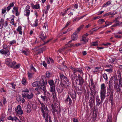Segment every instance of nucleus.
Wrapping results in <instances>:
<instances>
[{
    "label": "nucleus",
    "instance_id": "1",
    "mask_svg": "<svg viewBox=\"0 0 122 122\" xmlns=\"http://www.w3.org/2000/svg\"><path fill=\"white\" fill-rule=\"evenodd\" d=\"M73 73L70 76V78L72 82L73 86H76V85H82L84 82V80L81 76L83 74L82 69L80 68H74L72 66L70 67Z\"/></svg>",
    "mask_w": 122,
    "mask_h": 122
},
{
    "label": "nucleus",
    "instance_id": "2",
    "mask_svg": "<svg viewBox=\"0 0 122 122\" xmlns=\"http://www.w3.org/2000/svg\"><path fill=\"white\" fill-rule=\"evenodd\" d=\"M47 82H44V81H41L40 85L39 86L36 87L35 89V90L37 92V94H40V91L44 93V95H46L47 90L46 88V86H45V84H46Z\"/></svg>",
    "mask_w": 122,
    "mask_h": 122
},
{
    "label": "nucleus",
    "instance_id": "3",
    "mask_svg": "<svg viewBox=\"0 0 122 122\" xmlns=\"http://www.w3.org/2000/svg\"><path fill=\"white\" fill-rule=\"evenodd\" d=\"M51 107L52 109V113L54 117L56 116V112L58 117L59 115V117H61V108L60 107L59 103L55 102L54 104L51 105Z\"/></svg>",
    "mask_w": 122,
    "mask_h": 122
},
{
    "label": "nucleus",
    "instance_id": "4",
    "mask_svg": "<svg viewBox=\"0 0 122 122\" xmlns=\"http://www.w3.org/2000/svg\"><path fill=\"white\" fill-rule=\"evenodd\" d=\"M39 37L44 42V43L43 44H40V45L36 46L34 48L35 49L36 48H38L40 46H41L43 45H44L46 44H47L51 40V39H50L46 41H45L46 39L47 38V36L45 34H44L43 32L41 31L39 35Z\"/></svg>",
    "mask_w": 122,
    "mask_h": 122
},
{
    "label": "nucleus",
    "instance_id": "5",
    "mask_svg": "<svg viewBox=\"0 0 122 122\" xmlns=\"http://www.w3.org/2000/svg\"><path fill=\"white\" fill-rule=\"evenodd\" d=\"M70 84L67 83H62L60 85L57 86L56 90L58 93L59 94L61 93L64 90H65V88L66 89L69 88V87Z\"/></svg>",
    "mask_w": 122,
    "mask_h": 122
},
{
    "label": "nucleus",
    "instance_id": "6",
    "mask_svg": "<svg viewBox=\"0 0 122 122\" xmlns=\"http://www.w3.org/2000/svg\"><path fill=\"white\" fill-rule=\"evenodd\" d=\"M16 63L15 61H13L11 59L9 58H6L5 60V64L10 68H12Z\"/></svg>",
    "mask_w": 122,
    "mask_h": 122
},
{
    "label": "nucleus",
    "instance_id": "7",
    "mask_svg": "<svg viewBox=\"0 0 122 122\" xmlns=\"http://www.w3.org/2000/svg\"><path fill=\"white\" fill-rule=\"evenodd\" d=\"M2 46L3 49L0 50V53L2 55H5L6 56H9L10 55V52L9 50L7 49V45L3 44Z\"/></svg>",
    "mask_w": 122,
    "mask_h": 122
},
{
    "label": "nucleus",
    "instance_id": "8",
    "mask_svg": "<svg viewBox=\"0 0 122 122\" xmlns=\"http://www.w3.org/2000/svg\"><path fill=\"white\" fill-rule=\"evenodd\" d=\"M107 87L105 84L103 83L101 85V90L100 92V96L104 98L106 97Z\"/></svg>",
    "mask_w": 122,
    "mask_h": 122
},
{
    "label": "nucleus",
    "instance_id": "9",
    "mask_svg": "<svg viewBox=\"0 0 122 122\" xmlns=\"http://www.w3.org/2000/svg\"><path fill=\"white\" fill-rule=\"evenodd\" d=\"M112 78H111L110 81L109 82L108 86L107 87V93H109V95H107V96H109V95L110 93H112V92H113V93L114 92L112 83Z\"/></svg>",
    "mask_w": 122,
    "mask_h": 122
},
{
    "label": "nucleus",
    "instance_id": "10",
    "mask_svg": "<svg viewBox=\"0 0 122 122\" xmlns=\"http://www.w3.org/2000/svg\"><path fill=\"white\" fill-rule=\"evenodd\" d=\"M63 72L61 71L59 73V76L61 80L63 81L65 83H68L70 84V82L68 78L64 76L63 74Z\"/></svg>",
    "mask_w": 122,
    "mask_h": 122
},
{
    "label": "nucleus",
    "instance_id": "11",
    "mask_svg": "<svg viewBox=\"0 0 122 122\" xmlns=\"http://www.w3.org/2000/svg\"><path fill=\"white\" fill-rule=\"evenodd\" d=\"M101 100L100 99L98 96H97L96 98V106H99L100 105L101 106L102 103L105 98L100 96Z\"/></svg>",
    "mask_w": 122,
    "mask_h": 122
},
{
    "label": "nucleus",
    "instance_id": "12",
    "mask_svg": "<svg viewBox=\"0 0 122 122\" xmlns=\"http://www.w3.org/2000/svg\"><path fill=\"white\" fill-rule=\"evenodd\" d=\"M15 110L17 114L19 115H21L23 114V111L20 105H18L17 107L15 108Z\"/></svg>",
    "mask_w": 122,
    "mask_h": 122
},
{
    "label": "nucleus",
    "instance_id": "13",
    "mask_svg": "<svg viewBox=\"0 0 122 122\" xmlns=\"http://www.w3.org/2000/svg\"><path fill=\"white\" fill-rule=\"evenodd\" d=\"M22 95L23 98H26L28 100L31 99L33 97V94L32 92L26 94L22 93Z\"/></svg>",
    "mask_w": 122,
    "mask_h": 122
},
{
    "label": "nucleus",
    "instance_id": "14",
    "mask_svg": "<svg viewBox=\"0 0 122 122\" xmlns=\"http://www.w3.org/2000/svg\"><path fill=\"white\" fill-rule=\"evenodd\" d=\"M41 105V110L42 112H44L48 111L47 106L45 105L43 103Z\"/></svg>",
    "mask_w": 122,
    "mask_h": 122
},
{
    "label": "nucleus",
    "instance_id": "15",
    "mask_svg": "<svg viewBox=\"0 0 122 122\" xmlns=\"http://www.w3.org/2000/svg\"><path fill=\"white\" fill-rule=\"evenodd\" d=\"M48 82L50 85V89H51L52 88H55V85L53 80H49L48 81Z\"/></svg>",
    "mask_w": 122,
    "mask_h": 122
},
{
    "label": "nucleus",
    "instance_id": "16",
    "mask_svg": "<svg viewBox=\"0 0 122 122\" xmlns=\"http://www.w3.org/2000/svg\"><path fill=\"white\" fill-rule=\"evenodd\" d=\"M114 88L117 92H120L122 93V85L120 86H114Z\"/></svg>",
    "mask_w": 122,
    "mask_h": 122
},
{
    "label": "nucleus",
    "instance_id": "17",
    "mask_svg": "<svg viewBox=\"0 0 122 122\" xmlns=\"http://www.w3.org/2000/svg\"><path fill=\"white\" fill-rule=\"evenodd\" d=\"M7 119L8 120L13 121L14 120L16 121L17 120H19V119L16 116L12 117L11 115L10 116L7 117Z\"/></svg>",
    "mask_w": 122,
    "mask_h": 122
},
{
    "label": "nucleus",
    "instance_id": "18",
    "mask_svg": "<svg viewBox=\"0 0 122 122\" xmlns=\"http://www.w3.org/2000/svg\"><path fill=\"white\" fill-rule=\"evenodd\" d=\"M48 111H46L44 112H42L43 114V115L44 118H45V119H48L49 118H51L49 115L48 114Z\"/></svg>",
    "mask_w": 122,
    "mask_h": 122
},
{
    "label": "nucleus",
    "instance_id": "19",
    "mask_svg": "<svg viewBox=\"0 0 122 122\" xmlns=\"http://www.w3.org/2000/svg\"><path fill=\"white\" fill-rule=\"evenodd\" d=\"M65 102H69V105L70 106L71 105L72 103V101L71 98L70 97L69 95L67 96V97L65 100Z\"/></svg>",
    "mask_w": 122,
    "mask_h": 122
},
{
    "label": "nucleus",
    "instance_id": "20",
    "mask_svg": "<svg viewBox=\"0 0 122 122\" xmlns=\"http://www.w3.org/2000/svg\"><path fill=\"white\" fill-rule=\"evenodd\" d=\"M71 97L73 101H75L76 100V93L75 91H74L73 93H71L70 94Z\"/></svg>",
    "mask_w": 122,
    "mask_h": 122
},
{
    "label": "nucleus",
    "instance_id": "21",
    "mask_svg": "<svg viewBox=\"0 0 122 122\" xmlns=\"http://www.w3.org/2000/svg\"><path fill=\"white\" fill-rule=\"evenodd\" d=\"M41 82V81H36L35 82H33L32 84V85L33 87L37 86V87L38 86H39Z\"/></svg>",
    "mask_w": 122,
    "mask_h": 122
},
{
    "label": "nucleus",
    "instance_id": "22",
    "mask_svg": "<svg viewBox=\"0 0 122 122\" xmlns=\"http://www.w3.org/2000/svg\"><path fill=\"white\" fill-rule=\"evenodd\" d=\"M46 47V46L43 47L36 50V52L37 54L38 55L42 52L43 51L45 50Z\"/></svg>",
    "mask_w": 122,
    "mask_h": 122
},
{
    "label": "nucleus",
    "instance_id": "23",
    "mask_svg": "<svg viewBox=\"0 0 122 122\" xmlns=\"http://www.w3.org/2000/svg\"><path fill=\"white\" fill-rule=\"evenodd\" d=\"M80 41L81 42V43L84 44H86L88 42V40L86 39V37H84V36H82V39Z\"/></svg>",
    "mask_w": 122,
    "mask_h": 122
},
{
    "label": "nucleus",
    "instance_id": "24",
    "mask_svg": "<svg viewBox=\"0 0 122 122\" xmlns=\"http://www.w3.org/2000/svg\"><path fill=\"white\" fill-rule=\"evenodd\" d=\"M95 102V100L94 99H92V100L90 101V100H89V105L90 107V108L91 109L93 108L92 107L93 106V104Z\"/></svg>",
    "mask_w": 122,
    "mask_h": 122
},
{
    "label": "nucleus",
    "instance_id": "25",
    "mask_svg": "<svg viewBox=\"0 0 122 122\" xmlns=\"http://www.w3.org/2000/svg\"><path fill=\"white\" fill-rule=\"evenodd\" d=\"M71 38L73 41H74L77 40V33L75 32L72 35Z\"/></svg>",
    "mask_w": 122,
    "mask_h": 122
},
{
    "label": "nucleus",
    "instance_id": "26",
    "mask_svg": "<svg viewBox=\"0 0 122 122\" xmlns=\"http://www.w3.org/2000/svg\"><path fill=\"white\" fill-rule=\"evenodd\" d=\"M113 92L110 93V94L109 96V100L111 101V103L112 105L113 104Z\"/></svg>",
    "mask_w": 122,
    "mask_h": 122
},
{
    "label": "nucleus",
    "instance_id": "27",
    "mask_svg": "<svg viewBox=\"0 0 122 122\" xmlns=\"http://www.w3.org/2000/svg\"><path fill=\"white\" fill-rule=\"evenodd\" d=\"M50 91L51 92H52V94L54 98H55L56 97L55 88H52L51 89H50Z\"/></svg>",
    "mask_w": 122,
    "mask_h": 122
},
{
    "label": "nucleus",
    "instance_id": "28",
    "mask_svg": "<svg viewBox=\"0 0 122 122\" xmlns=\"http://www.w3.org/2000/svg\"><path fill=\"white\" fill-rule=\"evenodd\" d=\"M109 61L111 63H116L117 62V60L116 58H111L109 59Z\"/></svg>",
    "mask_w": 122,
    "mask_h": 122
},
{
    "label": "nucleus",
    "instance_id": "29",
    "mask_svg": "<svg viewBox=\"0 0 122 122\" xmlns=\"http://www.w3.org/2000/svg\"><path fill=\"white\" fill-rule=\"evenodd\" d=\"M77 85H76V86H74V88H75L76 90L78 91H81L82 90V85H79L78 86H77Z\"/></svg>",
    "mask_w": 122,
    "mask_h": 122
},
{
    "label": "nucleus",
    "instance_id": "30",
    "mask_svg": "<svg viewBox=\"0 0 122 122\" xmlns=\"http://www.w3.org/2000/svg\"><path fill=\"white\" fill-rule=\"evenodd\" d=\"M4 20L2 18L0 20V28H2L4 26Z\"/></svg>",
    "mask_w": 122,
    "mask_h": 122
},
{
    "label": "nucleus",
    "instance_id": "31",
    "mask_svg": "<svg viewBox=\"0 0 122 122\" xmlns=\"http://www.w3.org/2000/svg\"><path fill=\"white\" fill-rule=\"evenodd\" d=\"M22 27L20 25L16 29V30L19 32V34L20 35L22 34V32L21 31L22 30Z\"/></svg>",
    "mask_w": 122,
    "mask_h": 122
},
{
    "label": "nucleus",
    "instance_id": "32",
    "mask_svg": "<svg viewBox=\"0 0 122 122\" xmlns=\"http://www.w3.org/2000/svg\"><path fill=\"white\" fill-rule=\"evenodd\" d=\"M122 85V80L121 78H120L118 84V83H116L114 86H116L117 85L118 86H120Z\"/></svg>",
    "mask_w": 122,
    "mask_h": 122
},
{
    "label": "nucleus",
    "instance_id": "33",
    "mask_svg": "<svg viewBox=\"0 0 122 122\" xmlns=\"http://www.w3.org/2000/svg\"><path fill=\"white\" fill-rule=\"evenodd\" d=\"M20 64L18 63L15 66L14 65L12 68L14 69H18L20 67Z\"/></svg>",
    "mask_w": 122,
    "mask_h": 122
},
{
    "label": "nucleus",
    "instance_id": "34",
    "mask_svg": "<svg viewBox=\"0 0 122 122\" xmlns=\"http://www.w3.org/2000/svg\"><path fill=\"white\" fill-rule=\"evenodd\" d=\"M25 11L26 14H24V15L26 16V17H29L30 15V10H25Z\"/></svg>",
    "mask_w": 122,
    "mask_h": 122
},
{
    "label": "nucleus",
    "instance_id": "35",
    "mask_svg": "<svg viewBox=\"0 0 122 122\" xmlns=\"http://www.w3.org/2000/svg\"><path fill=\"white\" fill-rule=\"evenodd\" d=\"M27 113L30 112L31 110V107L29 105H28L27 106Z\"/></svg>",
    "mask_w": 122,
    "mask_h": 122
},
{
    "label": "nucleus",
    "instance_id": "36",
    "mask_svg": "<svg viewBox=\"0 0 122 122\" xmlns=\"http://www.w3.org/2000/svg\"><path fill=\"white\" fill-rule=\"evenodd\" d=\"M51 75V74L48 71H47L46 73V76L47 78H49L50 77Z\"/></svg>",
    "mask_w": 122,
    "mask_h": 122
},
{
    "label": "nucleus",
    "instance_id": "37",
    "mask_svg": "<svg viewBox=\"0 0 122 122\" xmlns=\"http://www.w3.org/2000/svg\"><path fill=\"white\" fill-rule=\"evenodd\" d=\"M30 70H33V71L34 72H36V70L35 68L33 66V64H31L30 66Z\"/></svg>",
    "mask_w": 122,
    "mask_h": 122
},
{
    "label": "nucleus",
    "instance_id": "38",
    "mask_svg": "<svg viewBox=\"0 0 122 122\" xmlns=\"http://www.w3.org/2000/svg\"><path fill=\"white\" fill-rule=\"evenodd\" d=\"M105 21V20L104 19H100L98 20V23L99 24H101Z\"/></svg>",
    "mask_w": 122,
    "mask_h": 122
},
{
    "label": "nucleus",
    "instance_id": "39",
    "mask_svg": "<svg viewBox=\"0 0 122 122\" xmlns=\"http://www.w3.org/2000/svg\"><path fill=\"white\" fill-rule=\"evenodd\" d=\"M94 112H93V119L94 121H95L96 119V118L97 117V113L96 112H95V113H94Z\"/></svg>",
    "mask_w": 122,
    "mask_h": 122
},
{
    "label": "nucleus",
    "instance_id": "40",
    "mask_svg": "<svg viewBox=\"0 0 122 122\" xmlns=\"http://www.w3.org/2000/svg\"><path fill=\"white\" fill-rule=\"evenodd\" d=\"M40 9V7L39 4H38L35 5L33 7V9Z\"/></svg>",
    "mask_w": 122,
    "mask_h": 122
},
{
    "label": "nucleus",
    "instance_id": "41",
    "mask_svg": "<svg viewBox=\"0 0 122 122\" xmlns=\"http://www.w3.org/2000/svg\"><path fill=\"white\" fill-rule=\"evenodd\" d=\"M46 95H44V96L41 95V97L43 101H47V97L46 96Z\"/></svg>",
    "mask_w": 122,
    "mask_h": 122
},
{
    "label": "nucleus",
    "instance_id": "42",
    "mask_svg": "<svg viewBox=\"0 0 122 122\" xmlns=\"http://www.w3.org/2000/svg\"><path fill=\"white\" fill-rule=\"evenodd\" d=\"M111 3V2L110 0L108 1L106 4H104L103 5V7H106L107 6L110 4Z\"/></svg>",
    "mask_w": 122,
    "mask_h": 122
},
{
    "label": "nucleus",
    "instance_id": "43",
    "mask_svg": "<svg viewBox=\"0 0 122 122\" xmlns=\"http://www.w3.org/2000/svg\"><path fill=\"white\" fill-rule=\"evenodd\" d=\"M13 10H12V12L13 13H14V11H15V12H16L18 11V8L17 7L14 6L13 8Z\"/></svg>",
    "mask_w": 122,
    "mask_h": 122
},
{
    "label": "nucleus",
    "instance_id": "44",
    "mask_svg": "<svg viewBox=\"0 0 122 122\" xmlns=\"http://www.w3.org/2000/svg\"><path fill=\"white\" fill-rule=\"evenodd\" d=\"M38 20L36 19L35 22V23L33 24V27H36L38 25Z\"/></svg>",
    "mask_w": 122,
    "mask_h": 122
},
{
    "label": "nucleus",
    "instance_id": "45",
    "mask_svg": "<svg viewBox=\"0 0 122 122\" xmlns=\"http://www.w3.org/2000/svg\"><path fill=\"white\" fill-rule=\"evenodd\" d=\"M105 71L109 73H111L112 71L113 68H109L104 70Z\"/></svg>",
    "mask_w": 122,
    "mask_h": 122
},
{
    "label": "nucleus",
    "instance_id": "46",
    "mask_svg": "<svg viewBox=\"0 0 122 122\" xmlns=\"http://www.w3.org/2000/svg\"><path fill=\"white\" fill-rule=\"evenodd\" d=\"M112 116H109L108 117L107 119V122H112Z\"/></svg>",
    "mask_w": 122,
    "mask_h": 122
},
{
    "label": "nucleus",
    "instance_id": "47",
    "mask_svg": "<svg viewBox=\"0 0 122 122\" xmlns=\"http://www.w3.org/2000/svg\"><path fill=\"white\" fill-rule=\"evenodd\" d=\"M22 83L24 85H25L26 83V81L25 79L23 77L22 79V81H21Z\"/></svg>",
    "mask_w": 122,
    "mask_h": 122
},
{
    "label": "nucleus",
    "instance_id": "48",
    "mask_svg": "<svg viewBox=\"0 0 122 122\" xmlns=\"http://www.w3.org/2000/svg\"><path fill=\"white\" fill-rule=\"evenodd\" d=\"M103 77L106 81H107L108 80V77L106 73H104L103 75Z\"/></svg>",
    "mask_w": 122,
    "mask_h": 122
},
{
    "label": "nucleus",
    "instance_id": "49",
    "mask_svg": "<svg viewBox=\"0 0 122 122\" xmlns=\"http://www.w3.org/2000/svg\"><path fill=\"white\" fill-rule=\"evenodd\" d=\"M34 74V73H31L28 72L27 73V75L29 78H31L32 77L33 74Z\"/></svg>",
    "mask_w": 122,
    "mask_h": 122
},
{
    "label": "nucleus",
    "instance_id": "50",
    "mask_svg": "<svg viewBox=\"0 0 122 122\" xmlns=\"http://www.w3.org/2000/svg\"><path fill=\"white\" fill-rule=\"evenodd\" d=\"M16 41L15 40H13L12 41H10L9 43V45L10 46H12V45L16 43Z\"/></svg>",
    "mask_w": 122,
    "mask_h": 122
},
{
    "label": "nucleus",
    "instance_id": "51",
    "mask_svg": "<svg viewBox=\"0 0 122 122\" xmlns=\"http://www.w3.org/2000/svg\"><path fill=\"white\" fill-rule=\"evenodd\" d=\"M99 68H100L99 67H95L94 69H93L92 71L93 72H97L99 71Z\"/></svg>",
    "mask_w": 122,
    "mask_h": 122
},
{
    "label": "nucleus",
    "instance_id": "52",
    "mask_svg": "<svg viewBox=\"0 0 122 122\" xmlns=\"http://www.w3.org/2000/svg\"><path fill=\"white\" fill-rule=\"evenodd\" d=\"M17 100L18 102L21 101L22 100L21 96H19L17 97Z\"/></svg>",
    "mask_w": 122,
    "mask_h": 122
},
{
    "label": "nucleus",
    "instance_id": "53",
    "mask_svg": "<svg viewBox=\"0 0 122 122\" xmlns=\"http://www.w3.org/2000/svg\"><path fill=\"white\" fill-rule=\"evenodd\" d=\"M22 53H23L26 56H27L28 55V54L27 51L22 50Z\"/></svg>",
    "mask_w": 122,
    "mask_h": 122
},
{
    "label": "nucleus",
    "instance_id": "54",
    "mask_svg": "<svg viewBox=\"0 0 122 122\" xmlns=\"http://www.w3.org/2000/svg\"><path fill=\"white\" fill-rule=\"evenodd\" d=\"M10 84L12 85V88L13 89H15V86H16V85L15 84H14V83H10Z\"/></svg>",
    "mask_w": 122,
    "mask_h": 122
},
{
    "label": "nucleus",
    "instance_id": "55",
    "mask_svg": "<svg viewBox=\"0 0 122 122\" xmlns=\"http://www.w3.org/2000/svg\"><path fill=\"white\" fill-rule=\"evenodd\" d=\"M71 23V22L70 21H68V22L66 25L64 27L63 29L65 28L66 27H67Z\"/></svg>",
    "mask_w": 122,
    "mask_h": 122
},
{
    "label": "nucleus",
    "instance_id": "56",
    "mask_svg": "<svg viewBox=\"0 0 122 122\" xmlns=\"http://www.w3.org/2000/svg\"><path fill=\"white\" fill-rule=\"evenodd\" d=\"M106 67L108 68H113V66L111 65H106Z\"/></svg>",
    "mask_w": 122,
    "mask_h": 122
},
{
    "label": "nucleus",
    "instance_id": "57",
    "mask_svg": "<svg viewBox=\"0 0 122 122\" xmlns=\"http://www.w3.org/2000/svg\"><path fill=\"white\" fill-rule=\"evenodd\" d=\"M15 4V2H13L12 3H10L9 6L11 8V7H13L14 6Z\"/></svg>",
    "mask_w": 122,
    "mask_h": 122
},
{
    "label": "nucleus",
    "instance_id": "58",
    "mask_svg": "<svg viewBox=\"0 0 122 122\" xmlns=\"http://www.w3.org/2000/svg\"><path fill=\"white\" fill-rule=\"evenodd\" d=\"M90 81L91 82V86H93V88H94V86H93L94 85V83L93 82V79L91 78L90 79Z\"/></svg>",
    "mask_w": 122,
    "mask_h": 122
},
{
    "label": "nucleus",
    "instance_id": "59",
    "mask_svg": "<svg viewBox=\"0 0 122 122\" xmlns=\"http://www.w3.org/2000/svg\"><path fill=\"white\" fill-rule=\"evenodd\" d=\"M110 15H111V12H109L103 15L104 17L106 16H108Z\"/></svg>",
    "mask_w": 122,
    "mask_h": 122
},
{
    "label": "nucleus",
    "instance_id": "60",
    "mask_svg": "<svg viewBox=\"0 0 122 122\" xmlns=\"http://www.w3.org/2000/svg\"><path fill=\"white\" fill-rule=\"evenodd\" d=\"M8 24L7 21L6 20L5 21L4 24V27H5L8 25Z\"/></svg>",
    "mask_w": 122,
    "mask_h": 122
},
{
    "label": "nucleus",
    "instance_id": "61",
    "mask_svg": "<svg viewBox=\"0 0 122 122\" xmlns=\"http://www.w3.org/2000/svg\"><path fill=\"white\" fill-rule=\"evenodd\" d=\"M42 64L43 66L45 68H46L47 67V64H46L45 61H44L43 62Z\"/></svg>",
    "mask_w": 122,
    "mask_h": 122
},
{
    "label": "nucleus",
    "instance_id": "62",
    "mask_svg": "<svg viewBox=\"0 0 122 122\" xmlns=\"http://www.w3.org/2000/svg\"><path fill=\"white\" fill-rule=\"evenodd\" d=\"M80 20L79 18L78 17H77L75 18L73 20V22H75V21H77Z\"/></svg>",
    "mask_w": 122,
    "mask_h": 122
},
{
    "label": "nucleus",
    "instance_id": "63",
    "mask_svg": "<svg viewBox=\"0 0 122 122\" xmlns=\"http://www.w3.org/2000/svg\"><path fill=\"white\" fill-rule=\"evenodd\" d=\"M78 5L77 4H75L74 5V7L75 9H77L78 8Z\"/></svg>",
    "mask_w": 122,
    "mask_h": 122
},
{
    "label": "nucleus",
    "instance_id": "64",
    "mask_svg": "<svg viewBox=\"0 0 122 122\" xmlns=\"http://www.w3.org/2000/svg\"><path fill=\"white\" fill-rule=\"evenodd\" d=\"M116 24L117 26L118 25L120 26L122 25V22H118Z\"/></svg>",
    "mask_w": 122,
    "mask_h": 122
}]
</instances>
